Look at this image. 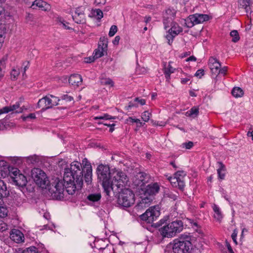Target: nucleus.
Segmentation results:
<instances>
[{"mask_svg": "<svg viewBox=\"0 0 253 253\" xmlns=\"http://www.w3.org/2000/svg\"><path fill=\"white\" fill-rule=\"evenodd\" d=\"M135 119L132 117H128L127 119L126 120V123L127 124L134 123H135Z\"/></svg>", "mask_w": 253, "mask_h": 253, "instance_id": "052dcab7", "label": "nucleus"}, {"mask_svg": "<svg viewBox=\"0 0 253 253\" xmlns=\"http://www.w3.org/2000/svg\"><path fill=\"white\" fill-rule=\"evenodd\" d=\"M22 109L20 107L19 103H16L12 106H5L0 109V115L3 113H7L9 112L14 111L16 113H19L22 112Z\"/></svg>", "mask_w": 253, "mask_h": 253, "instance_id": "2eb2a0df", "label": "nucleus"}, {"mask_svg": "<svg viewBox=\"0 0 253 253\" xmlns=\"http://www.w3.org/2000/svg\"><path fill=\"white\" fill-rule=\"evenodd\" d=\"M5 128V122L3 120L0 121V130H3Z\"/></svg>", "mask_w": 253, "mask_h": 253, "instance_id": "338daca9", "label": "nucleus"}, {"mask_svg": "<svg viewBox=\"0 0 253 253\" xmlns=\"http://www.w3.org/2000/svg\"><path fill=\"white\" fill-rule=\"evenodd\" d=\"M8 174H9L12 180L14 179V177H17L18 174H21L20 170L16 168L9 167L8 169Z\"/></svg>", "mask_w": 253, "mask_h": 253, "instance_id": "473e14b6", "label": "nucleus"}, {"mask_svg": "<svg viewBox=\"0 0 253 253\" xmlns=\"http://www.w3.org/2000/svg\"><path fill=\"white\" fill-rule=\"evenodd\" d=\"M233 96L235 97H240L244 94L243 90L239 87H235L232 90Z\"/></svg>", "mask_w": 253, "mask_h": 253, "instance_id": "f704fd0d", "label": "nucleus"}, {"mask_svg": "<svg viewBox=\"0 0 253 253\" xmlns=\"http://www.w3.org/2000/svg\"><path fill=\"white\" fill-rule=\"evenodd\" d=\"M62 101H65L66 102H70L73 100V97L69 95L68 94H64L61 97Z\"/></svg>", "mask_w": 253, "mask_h": 253, "instance_id": "09e8293b", "label": "nucleus"}, {"mask_svg": "<svg viewBox=\"0 0 253 253\" xmlns=\"http://www.w3.org/2000/svg\"><path fill=\"white\" fill-rule=\"evenodd\" d=\"M106 51L107 50L104 49L102 50L101 48L98 46V48L96 49L93 52V58L97 59L103 56L104 55V53L106 52Z\"/></svg>", "mask_w": 253, "mask_h": 253, "instance_id": "c9c22d12", "label": "nucleus"}, {"mask_svg": "<svg viewBox=\"0 0 253 253\" xmlns=\"http://www.w3.org/2000/svg\"><path fill=\"white\" fill-rule=\"evenodd\" d=\"M9 167L7 163L3 160L0 161V180L4 181L1 179V177H5L8 174V169Z\"/></svg>", "mask_w": 253, "mask_h": 253, "instance_id": "aec40b11", "label": "nucleus"}, {"mask_svg": "<svg viewBox=\"0 0 253 253\" xmlns=\"http://www.w3.org/2000/svg\"><path fill=\"white\" fill-rule=\"evenodd\" d=\"M13 181L16 185L21 187L25 186L27 183L26 177L22 173L18 174L17 177H14Z\"/></svg>", "mask_w": 253, "mask_h": 253, "instance_id": "f3484780", "label": "nucleus"}, {"mask_svg": "<svg viewBox=\"0 0 253 253\" xmlns=\"http://www.w3.org/2000/svg\"><path fill=\"white\" fill-rule=\"evenodd\" d=\"M173 20L174 19H170V18H163V22L165 30H167V28L171 26V25L174 23Z\"/></svg>", "mask_w": 253, "mask_h": 253, "instance_id": "e433bc0d", "label": "nucleus"}, {"mask_svg": "<svg viewBox=\"0 0 253 253\" xmlns=\"http://www.w3.org/2000/svg\"><path fill=\"white\" fill-rule=\"evenodd\" d=\"M93 14L94 16L97 17L98 19H101L103 17V12L99 9H96L94 11Z\"/></svg>", "mask_w": 253, "mask_h": 253, "instance_id": "49530a36", "label": "nucleus"}, {"mask_svg": "<svg viewBox=\"0 0 253 253\" xmlns=\"http://www.w3.org/2000/svg\"><path fill=\"white\" fill-rule=\"evenodd\" d=\"M22 253H40L38 249L35 247L32 246L24 250Z\"/></svg>", "mask_w": 253, "mask_h": 253, "instance_id": "ea45409f", "label": "nucleus"}, {"mask_svg": "<svg viewBox=\"0 0 253 253\" xmlns=\"http://www.w3.org/2000/svg\"><path fill=\"white\" fill-rule=\"evenodd\" d=\"M237 236V231H236V230H234L231 235V238H232L233 242L235 243L236 245H237V242L236 240Z\"/></svg>", "mask_w": 253, "mask_h": 253, "instance_id": "6e6d98bb", "label": "nucleus"}, {"mask_svg": "<svg viewBox=\"0 0 253 253\" xmlns=\"http://www.w3.org/2000/svg\"><path fill=\"white\" fill-rule=\"evenodd\" d=\"M160 189V187L158 183H151L146 186L145 188L144 193L145 195L149 196L155 195L156 194L158 193Z\"/></svg>", "mask_w": 253, "mask_h": 253, "instance_id": "ddd939ff", "label": "nucleus"}, {"mask_svg": "<svg viewBox=\"0 0 253 253\" xmlns=\"http://www.w3.org/2000/svg\"><path fill=\"white\" fill-rule=\"evenodd\" d=\"M84 172L85 181L88 184L92 179V167L86 162L83 167L78 162H74L70 168L64 169L63 181L56 178L50 185L48 191L51 196L57 200L63 198L65 189L68 194L72 195L83 184Z\"/></svg>", "mask_w": 253, "mask_h": 253, "instance_id": "f257e3e1", "label": "nucleus"}, {"mask_svg": "<svg viewBox=\"0 0 253 253\" xmlns=\"http://www.w3.org/2000/svg\"><path fill=\"white\" fill-rule=\"evenodd\" d=\"M118 30V28L116 25H112L109 32V36L110 37H113L115 35V34L117 33Z\"/></svg>", "mask_w": 253, "mask_h": 253, "instance_id": "a18cd8bd", "label": "nucleus"}, {"mask_svg": "<svg viewBox=\"0 0 253 253\" xmlns=\"http://www.w3.org/2000/svg\"><path fill=\"white\" fill-rule=\"evenodd\" d=\"M83 80L82 76L79 74H73L69 79L70 84L74 86H79L81 84Z\"/></svg>", "mask_w": 253, "mask_h": 253, "instance_id": "a211bd4d", "label": "nucleus"}, {"mask_svg": "<svg viewBox=\"0 0 253 253\" xmlns=\"http://www.w3.org/2000/svg\"><path fill=\"white\" fill-rule=\"evenodd\" d=\"M205 74V72L203 69H199L196 72L195 76L199 78H201L202 76H203Z\"/></svg>", "mask_w": 253, "mask_h": 253, "instance_id": "864d4df0", "label": "nucleus"}, {"mask_svg": "<svg viewBox=\"0 0 253 253\" xmlns=\"http://www.w3.org/2000/svg\"><path fill=\"white\" fill-rule=\"evenodd\" d=\"M169 30L170 31L171 33H173L174 35L177 36L182 32L183 29L177 23L174 22Z\"/></svg>", "mask_w": 253, "mask_h": 253, "instance_id": "cd10ccee", "label": "nucleus"}, {"mask_svg": "<svg viewBox=\"0 0 253 253\" xmlns=\"http://www.w3.org/2000/svg\"><path fill=\"white\" fill-rule=\"evenodd\" d=\"M160 215L159 207H151L146 211L140 215L141 220L146 221L148 223H151L156 220Z\"/></svg>", "mask_w": 253, "mask_h": 253, "instance_id": "6e6552de", "label": "nucleus"}, {"mask_svg": "<svg viewBox=\"0 0 253 253\" xmlns=\"http://www.w3.org/2000/svg\"><path fill=\"white\" fill-rule=\"evenodd\" d=\"M186 176L185 171H177L175 173L174 177H170L169 179L173 187H178L180 190L183 191L185 186L184 179Z\"/></svg>", "mask_w": 253, "mask_h": 253, "instance_id": "1a4fd4ad", "label": "nucleus"}, {"mask_svg": "<svg viewBox=\"0 0 253 253\" xmlns=\"http://www.w3.org/2000/svg\"><path fill=\"white\" fill-rule=\"evenodd\" d=\"M19 74V71H17L16 70L13 69L11 73V78H13V80H15L16 79L17 76Z\"/></svg>", "mask_w": 253, "mask_h": 253, "instance_id": "5fc2aeb1", "label": "nucleus"}, {"mask_svg": "<svg viewBox=\"0 0 253 253\" xmlns=\"http://www.w3.org/2000/svg\"><path fill=\"white\" fill-rule=\"evenodd\" d=\"M46 96L40 99L37 103V108H41L42 111L47 109Z\"/></svg>", "mask_w": 253, "mask_h": 253, "instance_id": "bb28decb", "label": "nucleus"}, {"mask_svg": "<svg viewBox=\"0 0 253 253\" xmlns=\"http://www.w3.org/2000/svg\"><path fill=\"white\" fill-rule=\"evenodd\" d=\"M190 79L188 78H182L181 79V83L182 84H187L188 81H189Z\"/></svg>", "mask_w": 253, "mask_h": 253, "instance_id": "774afa93", "label": "nucleus"}, {"mask_svg": "<svg viewBox=\"0 0 253 253\" xmlns=\"http://www.w3.org/2000/svg\"><path fill=\"white\" fill-rule=\"evenodd\" d=\"M115 118H116L115 117H112L107 114H105L103 116L95 117L94 118V119L96 120H110V119H115Z\"/></svg>", "mask_w": 253, "mask_h": 253, "instance_id": "a19ab883", "label": "nucleus"}, {"mask_svg": "<svg viewBox=\"0 0 253 253\" xmlns=\"http://www.w3.org/2000/svg\"><path fill=\"white\" fill-rule=\"evenodd\" d=\"M183 229V222L180 219L176 220L165 224L159 229L163 237L171 238L180 233Z\"/></svg>", "mask_w": 253, "mask_h": 253, "instance_id": "20e7f679", "label": "nucleus"}, {"mask_svg": "<svg viewBox=\"0 0 253 253\" xmlns=\"http://www.w3.org/2000/svg\"><path fill=\"white\" fill-rule=\"evenodd\" d=\"M127 177L126 175L122 171L117 172L116 175L114 176L111 183H113L114 188L115 186L119 188L121 185L123 186L127 181Z\"/></svg>", "mask_w": 253, "mask_h": 253, "instance_id": "f8f14e48", "label": "nucleus"}, {"mask_svg": "<svg viewBox=\"0 0 253 253\" xmlns=\"http://www.w3.org/2000/svg\"><path fill=\"white\" fill-rule=\"evenodd\" d=\"M199 113V109L195 107H192L189 111V115L191 116H197Z\"/></svg>", "mask_w": 253, "mask_h": 253, "instance_id": "8fccbe9b", "label": "nucleus"}, {"mask_svg": "<svg viewBox=\"0 0 253 253\" xmlns=\"http://www.w3.org/2000/svg\"><path fill=\"white\" fill-rule=\"evenodd\" d=\"M32 177L35 183L42 188H47L52 183L48 185L49 181L45 172L40 169H34L32 170Z\"/></svg>", "mask_w": 253, "mask_h": 253, "instance_id": "423d86ee", "label": "nucleus"}, {"mask_svg": "<svg viewBox=\"0 0 253 253\" xmlns=\"http://www.w3.org/2000/svg\"><path fill=\"white\" fill-rule=\"evenodd\" d=\"M172 251L174 253H201L200 249L193 248L191 242V237L182 235L179 238L175 239L172 243Z\"/></svg>", "mask_w": 253, "mask_h": 253, "instance_id": "f03ea898", "label": "nucleus"}, {"mask_svg": "<svg viewBox=\"0 0 253 253\" xmlns=\"http://www.w3.org/2000/svg\"><path fill=\"white\" fill-rule=\"evenodd\" d=\"M230 36L232 38V42H236L240 40V36L237 30H233L230 33Z\"/></svg>", "mask_w": 253, "mask_h": 253, "instance_id": "4c0bfd02", "label": "nucleus"}, {"mask_svg": "<svg viewBox=\"0 0 253 253\" xmlns=\"http://www.w3.org/2000/svg\"><path fill=\"white\" fill-rule=\"evenodd\" d=\"M9 195L6 184L0 180V200L3 198H6Z\"/></svg>", "mask_w": 253, "mask_h": 253, "instance_id": "b1692460", "label": "nucleus"}, {"mask_svg": "<svg viewBox=\"0 0 253 253\" xmlns=\"http://www.w3.org/2000/svg\"><path fill=\"white\" fill-rule=\"evenodd\" d=\"M170 63L169 62L168 67H165L164 68V74L165 75L166 79L168 82H169L170 79V74L173 73L175 70V69L172 67Z\"/></svg>", "mask_w": 253, "mask_h": 253, "instance_id": "c756f323", "label": "nucleus"}, {"mask_svg": "<svg viewBox=\"0 0 253 253\" xmlns=\"http://www.w3.org/2000/svg\"><path fill=\"white\" fill-rule=\"evenodd\" d=\"M227 67L224 66L223 68H220L219 69V70L217 71V80H218V78L219 77V75H222L223 76H225L226 74L227 71Z\"/></svg>", "mask_w": 253, "mask_h": 253, "instance_id": "c03bdc74", "label": "nucleus"}, {"mask_svg": "<svg viewBox=\"0 0 253 253\" xmlns=\"http://www.w3.org/2000/svg\"><path fill=\"white\" fill-rule=\"evenodd\" d=\"M72 18L77 24H82L85 22L84 11L81 8L76 9L75 14L72 15Z\"/></svg>", "mask_w": 253, "mask_h": 253, "instance_id": "4468645a", "label": "nucleus"}, {"mask_svg": "<svg viewBox=\"0 0 253 253\" xmlns=\"http://www.w3.org/2000/svg\"><path fill=\"white\" fill-rule=\"evenodd\" d=\"M134 102H137L139 103L141 105H143L145 104L146 101L145 99H140L138 97H136L134 99Z\"/></svg>", "mask_w": 253, "mask_h": 253, "instance_id": "13d9d810", "label": "nucleus"}, {"mask_svg": "<svg viewBox=\"0 0 253 253\" xmlns=\"http://www.w3.org/2000/svg\"><path fill=\"white\" fill-rule=\"evenodd\" d=\"M47 109L52 108L54 106L57 105L60 99L52 95H47Z\"/></svg>", "mask_w": 253, "mask_h": 253, "instance_id": "6ab92c4d", "label": "nucleus"}, {"mask_svg": "<svg viewBox=\"0 0 253 253\" xmlns=\"http://www.w3.org/2000/svg\"><path fill=\"white\" fill-rule=\"evenodd\" d=\"M220 165V168L217 169V174L218 178L220 180H223L225 178L224 171L225 170L224 165L221 162L219 163Z\"/></svg>", "mask_w": 253, "mask_h": 253, "instance_id": "72a5a7b5", "label": "nucleus"}, {"mask_svg": "<svg viewBox=\"0 0 253 253\" xmlns=\"http://www.w3.org/2000/svg\"><path fill=\"white\" fill-rule=\"evenodd\" d=\"M176 36V35H174L173 33H171L170 31H168V33L166 36V38L168 40V42L169 45L171 44L173 41V39Z\"/></svg>", "mask_w": 253, "mask_h": 253, "instance_id": "58836bf2", "label": "nucleus"}, {"mask_svg": "<svg viewBox=\"0 0 253 253\" xmlns=\"http://www.w3.org/2000/svg\"><path fill=\"white\" fill-rule=\"evenodd\" d=\"M238 7L245 9L246 12L251 13V0H238Z\"/></svg>", "mask_w": 253, "mask_h": 253, "instance_id": "412c9836", "label": "nucleus"}, {"mask_svg": "<svg viewBox=\"0 0 253 253\" xmlns=\"http://www.w3.org/2000/svg\"><path fill=\"white\" fill-rule=\"evenodd\" d=\"M176 11L173 8H168L163 12V18L174 19Z\"/></svg>", "mask_w": 253, "mask_h": 253, "instance_id": "5701e85b", "label": "nucleus"}, {"mask_svg": "<svg viewBox=\"0 0 253 253\" xmlns=\"http://www.w3.org/2000/svg\"><path fill=\"white\" fill-rule=\"evenodd\" d=\"M196 58L194 56H191L186 59V61H196Z\"/></svg>", "mask_w": 253, "mask_h": 253, "instance_id": "69168bd1", "label": "nucleus"}, {"mask_svg": "<svg viewBox=\"0 0 253 253\" xmlns=\"http://www.w3.org/2000/svg\"><path fill=\"white\" fill-rule=\"evenodd\" d=\"M120 38L119 36H116L113 41V43L114 45H117L119 44Z\"/></svg>", "mask_w": 253, "mask_h": 253, "instance_id": "e2e57ef3", "label": "nucleus"}, {"mask_svg": "<svg viewBox=\"0 0 253 253\" xmlns=\"http://www.w3.org/2000/svg\"><path fill=\"white\" fill-rule=\"evenodd\" d=\"M35 118H36L35 114L34 113H31V114H29L28 116L24 117L23 118V120H27L28 119H35Z\"/></svg>", "mask_w": 253, "mask_h": 253, "instance_id": "bf43d9fd", "label": "nucleus"}, {"mask_svg": "<svg viewBox=\"0 0 253 253\" xmlns=\"http://www.w3.org/2000/svg\"><path fill=\"white\" fill-rule=\"evenodd\" d=\"M108 39L105 37H102L100 38L99 42H98V47L101 48L102 50H107L108 46Z\"/></svg>", "mask_w": 253, "mask_h": 253, "instance_id": "2f4dec72", "label": "nucleus"}, {"mask_svg": "<svg viewBox=\"0 0 253 253\" xmlns=\"http://www.w3.org/2000/svg\"><path fill=\"white\" fill-rule=\"evenodd\" d=\"M101 83L103 85H110L111 86L114 85L113 81L109 78L102 79L101 80Z\"/></svg>", "mask_w": 253, "mask_h": 253, "instance_id": "79ce46f5", "label": "nucleus"}, {"mask_svg": "<svg viewBox=\"0 0 253 253\" xmlns=\"http://www.w3.org/2000/svg\"><path fill=\"white\" fill-rule=\"evenodd\" d=\"M101 198L100 193L90 194L87 197V200L89 204H92L100 201Z\"/></svg>", "mask_w": 253, "mask_h": 253, "instance_id": "393cba45", "label": "nucleus"}, {"mask_svg": "<svg viewBox=\"0 0 253 253\" xmlns=\"http://www.w3.org/2000/svg\"><path fill=\"white\" fill-rule=\"evenodd\" d=\"M6 210L4 209L3 207L2 208H0V213L1 212H2V215H0V216H5V215H7V212H6Z\"/></svg>", "mask_w": 253, "mask_h": 253, "instance_id": "0e129e2a", "label": "nucleus"}, {"mask_svg": "<svg viewBox=\"0 0 253 253\" xmlns=\"http://www.w3.org/2000/svg\"><path fill=\"white\" fill-rule=\"evenodd\" d=\"M97 174L98 178L102 182L104 192L109 196L110 191L114 190V185L110 180V168L106 165H99L97 168Z\"/></svg>", "mask_w": 253, "mask_h": 253, "instance_id": "7ed1b4c3", "label": "nucleus"}, {"mask_svg": "<svg viewBox=\"0 0 253 253\" xmlns=\"http://www.w3.org/2000/svg\"><path fill=\"white\" fill-rule=\"evenodd\" d=\"M176 193H174L173 192L170 191L169 189H167L164 192V197L165 198H169V199H171L173 201H175L177 199L178 197V194L177 192H175Z\"/></svg>", "mask_w": 253, "mask_h": 253, "instance_id": "7c9ffc66", "label": "nucleus"}, {"mask_svg": "<svg viewBox=\"0 0 253 253\" xmlns=\"http://www.w3.org/2000/svg\"><path fill=\"white\" fill-rule=\"evenodd\" d=\"M134 202V194L129 189H122L119 192L118 199V204L124 207H129Z\"/></svg>", "mask_w": 253, "mask_h": 253, "instance_id": "39448f33", "label": "nucleus"}, {"mask_svg": "<svg viewBox=\"0 0 253 253\" xmlns=\"http://www.w3.org/2000/svg\"><path fill=\"white\" fill-rule=\"evenodd\" d=\"M150 175L144 172L137 173L133 178V184L137 187L143 186L146 183L149 182Z\"/></svg>", "mask_w": 253, "mask_h": 253, "instance_id": "9d476101", "label": "nucleus"}, {"mask_svg": "<svg viewBox=\"0 0 253 253\" xmlns=\"http://www.w3.org/2000/svg\"><path fill=\"white\" fill-rule=\"evenodd\" d=\"M22 196H21V195L16 193L13 195V203L15 204L16 206H20L24 202L25 200V199L23 198L24 195L23 194H22Z\"/></svg>", "mask_w": 253, "mask_h": 253, "instance_id": "a878e982", "label": "nucleus"}, {"mask_svg": "<svg viewBox=\"0 0 253 253\" xmlns=\"http://www.w3.org/2000/svg\"><path fill=\"white\" fill-rule=\"evenodd\" d=\"M209 19V16L207 14L195 13L189 15L185 20V25L188 28H192L195 25L202 23Z\"/></svg>", "mask_w": 253, "mask_h": 253, "instance_id": "0eeeda50", "label": "nucleus"}, {"mask_svg": "<svg viewBox=\"0 0 253 253\" xmlns=\"http://www.w3.org/2000/svg\"><path fill=\"white\" fill-rule=\"evenodd\" d=\"M7 229V225L4 222L0 221V231H4Z\"/></svg>", "mask_w": 253, "mask_h": 253, "instance_id": "4d7b16f0", "label": "nucleus"}, {"mask_svg": "<svg viewBox=\"0 0 253 253\" xmlns=\"http://www.w3.org/2000/svg\"><path fill=\"white\" fill-rule=\"evenodd\" d=\"M31 7H33V9L39 7L41 8L42 10H47L49 8V5L43 0H35L33 2Z\"/></svg>", "mask_w": 253, "mask_h": 253, "instance_id": "4be33fe9", "label": "nucleus"}, {"mask_svg": "<svg viewBox=\"0 0 253 253\" xmlns=\"http://www.w3.org/2000/svg\"><path fill=\"white\" fill-rule=\"evenodd\" d=\"M59 23H60V25H62L63 27H64L65 29L67 30H70L71 29L70 27L68 26V24H69L68 22L65 21L64 20H62L61 19H60L59 20Z\"/></svg>", "mask_w": 253, "mask_h": 253, "instance_id": "3c124183", "label": "nucleus"}, {"mask_svg": "<svg viewBox=\"0 0 253 253\" xmlns=\"http://www.w3.org/2000/svg\"><path fill=\"white\" fill-rule=\"evenodd\" d=\"M182 146L183 148H185L186 149H190L193 146V142L192 141L185 142L182 144Z\"/></svg>", "mask_w": 253, "mask_h": 253, "instance_id": "603ef678", "label": "nucleus"}, {"mask_svg": "<svg viewBox=\"0 0 253 253\" xmlns=\"http://www.w3.org/2000/svg\"><path fill=\"white\" fill-rule=\"evenodd\" d=\"M106 0H95L94 3L96 5L104 4L105 3Z\"/></svg>", "mask_w": 253, "mask_h": 253, "instance_id": "680f3d73", "label": "nucleus"}, {"mask_svg": "<svg viewBox=\"0 0 253 253\" xmlns=\"http://www.w3.org/2000/svg\"><path fill=\"white\" fill-rule=\"evenodd\" d=\"M6 32V28L5 25L2 24H0V39H3V36L5 34Z\"/></svg>", "mask_w": 253, "mask_h": 253, "instance_id": "de8ad7c7", "label": "nucleus"}, {"mask_svg": "<svg viewBox=\"0 0 253 253\" xmlns=\"http://www.w3.org/2000/svg\"><path fill=\"white\" fill-rule=\"evenodd\" d=\"M208 65L211 71V77L216 83L217 81V71L221 67V63L216 58L211 56L209 59Z\"/></svg>", "mask_w": 253, "mask_h": 253, "instance_id": "9b49d317", "label": "nucleus"}, {"mask_svg": "<svg viewBox=\"0 0 253 253\" xmlns=\"http://www.w3.org/2000/svg\"><path fill=\"white\" fill-rule=\"evenodd\" d=\"M213 210L214 212V217L218 221H221L223 218L220 208L216 205L213 206Z\"/></svg>", "mask_w": 253, "mask_h": 253, "instance_id": "c85d7f7f", "label": "nucleus"}, {"mask_svg": "<svg viewBox=\"0 0 253 253\" xmlns=\"http://www.w3.org/2000/svg\"><path fill=\"white\" fill-rule=\"evenodd\" d=\"M10 239L17 243H19L24 241L23 234L18 229H13L10 234Z\"/></svg>", "mask_w": 253, "mask_h": 253, "instance_id": "dca6fc26", "label": "nucleus"}, {"mask_svg": "<svg viewBox=\"0 0 253 253\" xmlns=\"http://www.w3.org/2000/svg\"><path fill=\"white\" fill-rule=\"evenodd\" d=\"M151 115V113L148 111H144L141 115V119L145 122H147L150 118V116Z\"/></svg>", "mask_w": 253, "mask_h": 253, "instance_id": "37998d69", "label": "nucleus"}]
</instances>
